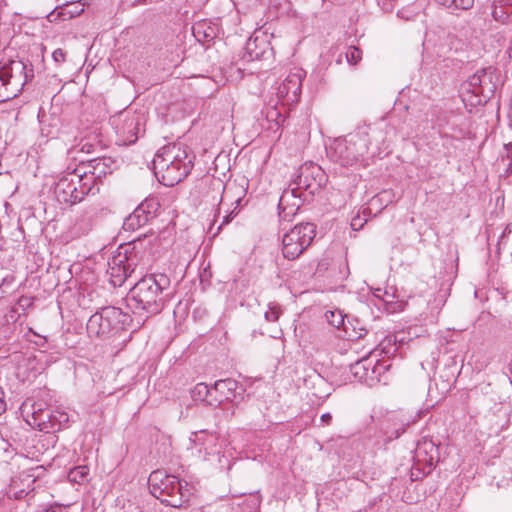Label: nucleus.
Wrapping results in <instances>:
<instances>
[{"label":"nucleus","instance_id":"obj_1","mask_svg":"<svg viewBox=\"0 0 512 512\" xmlns=\"http://www.w3.org/2000/svg\"><path fill=\"white\" fill-rule=\"evenodd\" d=\"M170 287V278L164 273L145 275L130 289L128 306L133 313L144 312L146 319L159 314L172 295Z\"/></svg>","mask_w":512,"mask_h":512},{"label":"nucleus","instance_id":"obj_2","mask_svg":"<svg viewBox=\"0 0 512 512\" xmlns=\"http://www.w3.org/2000/svg\"><path fill=\"white\" fill-rule=\"evenodd\" d=\"M324 180L325 175L319 165L313 163L303 164L292 181L291 185L293 187L290 190L284 191L280 197L278 204L279 216L282 219H287L288 217L295 215L299 209L298 203H293L288 206V197L290 195L295 198H299L301 197L302 191H307L309 194L314 195L320 190Z\"/></svg>","mask_w":512,"mask_h":512},{"label":"nucleus","instance_id":"obj_3","mask_svg":"<svg viewBox=\"0 0 512 512\" xmlns=\"http://www.w3.org/2000/svg\"><path fill=\"white\" fill-rule=\"evenodd\" d=\"M132 319L115 306L103 307L90 316L86 329L90 337L101 340H113L121 337L128 330Z\"/></svg>","mask_w":512,"mask_h":512},{"label":"nucleus","instance_id":"obj_4","mask_svg":"<svg viewBox=\"0 0 512 512\" xmlns=\"http://www.w3.org/2000/svg\"><path fill=\"white\" fill-rule=\"evenodd\" d=\"M148 486L155 498L173 508L182 507L192 494L187 482L184 481L183 484L177 476L162 470H155L150 474Z\"/></svg>","mask_w":512,"mask_h":512},{"label":"nucleus","instance_id":"obj_5","mask_svg":"<svg viewBox=\"0 0 512 512\" xmlns=\"http://www.w3.org/2000/svg\"><path fill=\"white\" fill-rule=\"evenodd\" d=\"M20 410L28 425L47 433L60 430L69 421L66 412L52 410L42 401L35 402L32 399H27L22 403Z\"/></svg>","mask_w":512,"mask_h":512},{"label":"nucleus","instance_id":"obj_6","mask_svg":"<svg viewBox=\"0 0 512 512\" xmlns=\"http://www.w3.org/2000/svg\"><path fill=\"white\" fill-rule=\"evenodd\" d=\"M367 149L365 139L359 135H350L334 139L326 148V152L331 161L343 167H350L361 160Z\"/></svg>","mask_w":512,"mask_h":512},{"label":"nucleus","instance_id":"obj_7","mask_svg":"<svg viewBox=\"0 0 512 512\" xmlns=\"http://www.w3.org/2000/svg\"><path fill=\"white\" fill-rule=\"evenodd\" d=\"M316 236L313 223L295 225L282 237V254L288 260H295L311 245Z\"/></svg>","mask_w":512,"mask_h":512},{"label":"nucleus","instance_id":"obj_8","mask_svg":"<svg viewBox=\"0 0 512 512\" xmlns=\"http://www.w3.org/2000/svg\"><path fill=\"white\" fill-rule=\"evenodd\" d=\"M502 84L498 70L492 66L483 68L469 77L464 87L468 92L479 97L478 103H486Z\"/></svg>","mask_w":512,"mask_h":512},{"label":"nucleus","instance_id":"obj_9","mask_svg":"<svg viewBox=\"0 0 512 512\" xmlns=\"http://www.w3.org/2000/svg\"><path fill=\"white\" fill-rule=\"evenodd\" d=\"M0 75L8 83L11 93L16 97L24 86L33 79L34 71L31 64L16 59L3 64L0 67Z\"/></svg>","mask_w":512,"mask_h":512},{"label":"nucleus","instance_id":"obj_10","mask_svg":"<svg viewBox=\"0 0 512 512\" xmlns=\"http://www.w3.org/2000/svg\"><path fill=\"white\" fill-rule=\"evenodd\" d=\"M304 75L303 70L297 69L289 73L282 83L279 84L276 96L282 108L292 106L299 101Z\"/></svg>","mask_w":512,"mask_h":512},{"label":"nucleus","instance_id":"obj_11","mask_svg":"<svg viewBox=\"0 0 512 512\" xmlns=\"http://www.w3.org/2000/svg\"><path fill=\"white\" fill-rule=\"evenodd\" d=\"M193 168V161L186 160L172 165L162 163L153 166L154 174L164 186L172 187L185 179Z\"/></svg>","mask_w":512,"mask_h":512},{"label":"nucleus","instance_id":"obj_12","mask_svg":"<svg viewBox=\"0 0 512 512\" xmlns=\"http://www.w3.org/2000/svg\"><path fill=\"white\" fill-rule=\"evenodd\" d=\"M134 271V262L126 252H118L108 260L107 273L114 287H120Z\"/></svg>","mask_w":512,"mask_h":512},{"label":"nucleus","instance_id":"obj_13","mask_svg":"<svg viewBox=\"0 0 512 512\" xmlns=\"http://www.w3.org/2000/svg\"><path fill=\"white\" fill-rule=\"evenodd\" d=\"M112 124L115 126L117 134L127 144L134 143L138 138L140 117L135 113L124 111L114 116Z\"/></svg>","mask_w":512,"mask_h":512},{"label":"nucleus","instance_id":"obj_14","mask_svg":"<svg viewBox=\"0 0 512 512\" xmlns=\"http://www.w3.org/2000/svg\"><path fill=\"white\" fill-rule=\"evenodd\" d=\"M158 203L154 199L145 200L134 211L125 218L123 229L126 231H135L152 220L157 211Z\"/></svg>","mask_w":512,"mask_h":512},{"label":"nucleus","instance_id":"obj_15","mask_svg":"<svg viewBox=\"0 0 512 512\" xmlns=\"http://www.w3.org/2000/svg\"><path fill=\"white\" fill-rule=\"evenodd\" d=\"M74 184L73 178H68L66 172L59 178L55 185L54 193L60 203L73 205L82 201L87 195L86 187L82 191L81 188L76 191V187L73 186Z\"/></svg>","mask_w":512,"mask_h":512},{"label":"nucleus","instance_id":"obj_16","mask_svg":"<svg viewBox=\"0 0 512 512\" xmlns=\"http://www.w3.org/2000/svg\"><path fill=\"white\" fill-rule=\"evenodd\" d=\"M194 159V155L188 151V148L182 143H171L160 148L154 159L153 166H158L160 161L172 165L182 163L186 160Z\"/></svg>","mask_w":512,"mask_h":512},{"label":"nucleus","instance_id":"obj_17","mask_svg":"<svg viewBox=\"0 0 512 512\" xmlns=\"http://www.w3.org/2000/svg\"><path fill=\"white\" fill-rule=\"evenodd\" d=\"M190 440L199 447V452L203 451L206 456L220 454L226 443L219 434L207 430L194 432Z\"/></svg>","mask_w":512,"mask_h":512},{"label":"nucleus","instance_id":"obj_18","mask_svg":"<svg viewBox=\"0 0 512 512\" xmlns=\"http://www.w3.org/2000/svg\"><path fill=\"white\" fill-rule=\"evenodd\" d=\"M414 459L418 464L424 465V473H430L439 461V448L432 440L423 438L417 443Z\"/></svg>","mask_w":512,"mask_h":512},{"label":"nucleus","instance_id":"obj_19","mask_svg":"<svg viewBox=\"0 0 512 512\" xmlns=\"http://www.w3.org/2000/svg\"><path fill=\"white\" fill-rule=\"evenodd\" d=\"M237 387V381L231 378L216 381L214 385L211 386L213 396L209 401V405L217 407L224 401L231 400L235 396V390Z\"/></svg>","mask_w":512,"mask_h":512},{"label":"nucleus","instance_id":"obj_20","mask_svg":"<svg viewBox=\"0 0 512 512\" xmlns=\"http://www.w3.org/2000/svg\"><path fill=\"white\" fill-rule=\"evenodd\" d=\"M85 166L87 174L93 177V185L97 180H101L108 174H111L115 168V161L110 157L95 158L80 162Z\"/></svg>","mask_w":512,"mask_h":512},{"label":"nucleus","instance_id":"obj_21","mask_svg":"<svg viewBox=\"0 0 512 512\" xmlns=\"http://www.w3.org/2000/svg\"><path fill=\"white\" fill-rule=\"evenodd\" d=\"M467 399L469 403L490 407L496 402V393L491 383L482 382L469 391Z\"/></svg>","mask_w":512,"mask_h":512},{"label":"nucleus","instance_id":"obj_22","mask_svg":"<svg viewBox=\"0 0 512 512\" xmlns=\"http://www.w3.org/2000/svg\"><path fill=\"white\" fill-rule=\"evenodd\" d=\"M96 215V209L89 207L84 209L76 218L75 222L69 229V234L72 238H79L87 235L93 226L94 216Z\"/></svg>","mask_w":512,"mask_h":512},{"label":"nucleus","instance_id":"obj_23","mask_svg":"<svg viewBox=\"0 0 512 512\" xmlns=\"http://www.w3.org/2000/svg\"><path fill=\"white\" fill-rule=\"evenodd\" d=\"M382 367L378 365L371 366L368 360H360L351 365L350 369L354 377L360 381L370 384L380 374Z\"/></svg>","mask_w":512,"mask_h":512},{"label":"nucleus","instance_id":"obj_24","mask_svg":"<svg viewBox=\"0 0 512 512\" xmlns=\"http://www.w3.org/2000/svg\"><path fill=\"white\" fill-rule=\"evenodd\" d=\"M68 178H73V182L75 184L73 186L76 187V191L81 188V191L84 187L87 188V194L92 191L93 185V177L87 174V170H85V166H82L81 163L77 165L73 170L66 171Z\"/></svg>","mask_w":512,"mask_h":512},{"label":"nucleus","instance_id":"obj_25","mask_svg":"<svg viewBox=\"0 0 512 512\" xmlns=\"http://www.w3.org/2000/svg\"><path fill=\"white\" fill-rule=\"evenodd\" d=\"M268 44L264 39H260L258 37L249 38L246 46L245 52L243 55V59L247 61H254L263 58L264 54L267 52Z\"/></svg>","mask_w":512,"mask_h":512},{"label":"nucleus","instance_id":"obj_26","mask_svg":"<svg viewBox=\"0 0 512 512\" xmlns=\"http://www.w3.org/2000/svg\"><path fill=\"white\" fill-rule=\"evenodd\" d=\"M387 421L391 423L393 426L385 427V435L388 441H392L399 438L406 431V428L411 423L409 419H405L403 416L399 415H392L388 417Z\"/></svg>","mask_w":512,"mask_h":512},{"label":"nucleus","instance_id":"obj_27","mask_svg":"<svg viewBox=\"0 0 512 512\" xmlns=\"http://www.w3.org/2000/svg\"><path fill=\"white\" fill-rule=\"evenodd\" d=\"M491 15L493 19L500 23H506L512 11V0H492Z\"/></svg>","mask_w":512,"mask_h":512},{"label":"nucleus","instance_id":"obj_28","mask_svg":"<svg viewBox=\"0 0 512 512\" xmlns=\"http://www.w3.org/2000/svg\"><path fill=\"white\" fill-rule=\"evenodd\" d=\"M244 194H245V190L242 187L228 186V187L224 188L222 199L228 198L230 196H236V198L233 201V204H235L236 206L229 214L224 216L222 225L229 223L233 219V217L236 215V210L239 207Z\"/></svg>","mask_w":512,"mask_h":512},{"label":"nucleus","instance_id":"obj_29","mask_svg":"<svg viewBox=\"0 0 512 512\" xmlns=\"http://www.w3.org/2000/svg\"><path fill=\"white\" fill-rule=\"evenodd\" d=\"M83 11V6L79 2H74L61 7L57 16L61 17L62 20H68L79 16Z\"/></svg>","mask_w":512,"mask_h":512},{"label":"nucleus","instance_id":"obj_30","mask_svg":"<svg viewBox=\"0 0 512 512\" xmlns=\"http://www.w3.org/2000/svg\"><path fill=\"white\" fill-rule=\"evenodd\" d=\"M437 4L451 10H469L474 5V0H434Z\"/></svg>","mask_w":512,"mask_h":512},{"label":"nucleus","instance_id":"obj_31","mask_svg":"<svg viewBox=\"0 0 512 512\" xmlns=\"http://www.w3.org/2000/svg\"><path fill=\"white\" fill-rule=\"evenodd\" d=\"M211 386L205 383H198L192 390V397L196 401H202L209 405L212 397Z\"/></svg>","mask_w":512,"mask_h":512},{"label":"nucleus","instance_id":"obj_32","mask_svg":"<svg viewBox=\"0 0 512 512\" xmlns=\"http://www.w3.org/2000/svg\"><path fill=\"white\" fill-rule=\"evenodd\" d=\"M89 474V468L85 465L72 468L68 472V479L71 482L82 483L86 480Z\"/></svg>","mask_w":512,"mask_h":512},{"label":"nucleus","instance_id":"obj_33","mask_svg":"<svg viewBox=\"0 0 512 512\" xmlns=\"http://www.w3.org/2000/svg\"><path fill=\"white\" fill-rule=\"evenodd\" d=\"M278 102L267 109L266 117L268 121L275 122L277 128L280 127L285 121L281 108L277 106Z\"/></svg>","mask_w":512,"mask_h":512},{"label":"nucleus","instance_id":"obj_34","mask_svg":"<svg viewBox=\"0 0 512 512\" xmlns=\"http://www.w3.org/2000/svg\"><path fill=\"white\" fill-rule=\"evenodd\" d=\"M281 314V307L279 304L273 302L269 304V309L264 313V318L268 322H276L278 321Z\"/></svg>","mask_w":512,"mask_h":512},{"label":"nucleus","instance_id":"obj_35","mask_svg":"<svg viewBox=\"0 0 512 512\" xmlns=\"http://www.w3.org/2000/svg\"><path fill=\"white\" fill-rule=\"evenodd\" d=\"M14 97H15V95L13 93H11L10 86L4 80L2 75H0V103L6 102Z\"/></svg>","mask_w":512,"mask_h":512},{"label":"nucleus","instance_id":"obj_36","mask_svg":"<svg viewBox=\"0 0 512 512\" xmlns=\"http://www.w3.org/2000/svg\"><path fill=\"white\" fill-rule=\"evenodd\" d=\"M327 321L335 328H340L344 325V318L341 312L328 311L325 314Z\"/></svg>","mask_w":512,"mask_h":512},{"label":"nucleus","instance_id":"obj_37","mask_svg":"<svg viewBox=\"0 0 512 512\" xmlns=\"http://www.w3.org/2000/svg\"><path fill=\"white\" fill-rule=\"evenodd\" d=\"M346 60L351 65H356L362 58V51L357 47H350L345 54Z\"/></svg>","mask_w":512,"mask_h":512},{"label":"nucleus","instance_id":"obj_38","mask_svg":"<svg viewBox=\"0 0 512 512\" xmlns=\"http://www.w3.org/2000/svg\"><path fill=\"white\" fill-rule=\"evenodd\" d=\"M94 149H95L94 144H92L88 140L82 139L80 141V143L76 147H73L71 150H69L68 153L72 154L76 150V151H81V152L89 154V153L94 152Z\"/></svg>","mask_w":512,"mask_h":512},{"label":"nucleus","instance_id":"obj_39","mask_svg":"<svg viewBox=\"0 0 512 512\" xmlns=\"http://www.w3.org/2000/svg\"><path fill=\"white\" fill-rule=\"evenodd\" d=\"M393 299H394V294L389 293L387 290L383 291L381 301H383L384 304L387 305V310L390 312L395 311V308L392 307V305L394 304Z\"/></svg>","mask_w":512,"mask_h":512},{"label":"nucleus","instance_id":"obj_40","mask_svg":"<svg viewBox=\"0 0 512 512\" xmlns=\"http://www.w3.org/2000/svg\"><path fill=\"white\" fill-rule=\"evenodd\" d=\"M16 481L12 482V487L10 493L14 496L15 499H22L29 495L31 491H26L25 489L15 490Z\"/></svg>","mask_w":512,"mask_h":512},{"label":"nucleus","instance_id":"obj_41","mask_svg":"<svg viewBox=\"0 0 512 512\" xmlns=\"http://www.w3.org/2000/svg\"><path fill=\"white\" fill-rule=\"evenodd\" d=\"M52 58L56 64L64 63L66 61V53L58 48L52 53Z\"/></svg>","mask_w":512,"mask_h":512},{"label":"nucleus","instance_id":"obj_42","mask_svg":"<svg viewBox=\"0 0 512 512\" xmlns=\"http://www.w3.org/2000/svg\"><path fill=\"white\" fill-rule=\"evenodd\" d=\"M391 192L390 191H383L381 193H379L377 196H375L373 199H372V202H380L382 203L383 201L386 202V205H388V203L391 202Z\"/></svg>","mask_w":512,"mask_h":512},{"label":"nucleus","instance_id":"obj_43","mask_svg":"<svg viewBox=\"0 0 512 512\" xmlns=\"http://www.w3.org/2000/svg\"><path fill=\"white\" fill-rule=\"evenodd\" d=\"M7 405L5 400V392L0 386V415L6 411Z\"/></svg>","mask_w":512,"mask_h":512},{"label":"nucleus","instance_id":"obj_44","mask_svg":"<svg viewBox=\"0 0 512 512\" xmlns=\"http://www.w3.org/2000/svg\"><path fill=\"white\" fill-rule=\"evenodd\" d=\"M203 26V24H196L195 26H193V34L198 41H202L200 35L203 32Z\"/></svg>","mask_w":512,"mask_h":512},{"label":"nucleus","instance_id":"obj_45","mask_svg":"<svg viewBox=\"0 0 512 512\" xmlns=\"http://www.w3.org/2000/svg\"><path fill=\"white\" fill-rule=\"evenodd\" d=\"M511 233V229L509 228V226H507L504 231L502 232L500 238H499V241H498V249H500L502 243L504 242V239L506 238V236H508L509 234Z\"/></svg>","mask_w":512,"mask_h":512},{"label":"nucleus","instance_id":"obj_46","mask_svg":"<svg viewBox=\"0 0 512 512\" xmlns=\"http://www.w3.org/2000/svg\"><path fill=\"white\" fill-rule=\"evenodd\" d=\"M321 423L324 425H329L332 421V415L330 413H324L321 415Z\"/></svg>","mask_w":512,"mask_h":512},{"label":"nucleus","instance_id":"obj_47","mask_svg":"<svg viewBox=\"0 0 512 512\" xmlns=\"http://www.w3.org/2000/svg\"><path fill=\"white\" fill-rule=\"evenodd\" d=\"M504 149L506 151V155L509 161H512V143H507L504 145Z\"/></svg>","mask_w":512,"mask_h":512},{"label":"nucleus","instance_id":"obj_48","mask_svg":"<svg viewBox=\"0 0 512 512\" xmlns=\"http://www.w3.org/2000/svg\"><path fill=\"white\" fill-rule=\"evenodd\" d=\"M201 37H203V41L211 40L213 38L211 34H207L204 30L201 33Z\"/></svg>","mask_w":512,"mask_h":512},{"label":"nucleus","instance_id":"obj_49","mask_svg":"<svg viewBox=\"0 0 512 512\" xmlns=\"http://www.w3.org/2000/svg\"><path fill=\"white\" fill-rule=\"evenodd\" d=\"M382 295H383V292H382V289L380 288H377L374 292V296L379 298L380 300L382 299Z\"/></svg>","mask_w":512,"mask_h":512},{"label":"nucleus","instance_id":"obj_50","mask_svg":"<svg viewBox=\"0 0 512 512\" xmlns=\"http://www.w3.org/2000/svg\"><path fill=\"white\" fill-rule=\"evenodd\" d=\"M357 225H359V227H362V224L358 223L357 222V219H353L352 222H351V227L356 230L357 229Z\"/></svg>","mask_w":512,"mask_h":512},{"label":"nucleus","instance_id":"obj_51","mask_svg":"<svg viewBox=\"0 0 512 512\" xmlns=\"http://www.w3.org/2000/svg\"><path fill=\"white\" fill-rule=\"evenodd\" d=\"M506 173L508 175L512 174V161H509V164H508V166L506 168Z\"/></svg>","mask_w":512,"mask_h":512},{"label":"nucleus","instance_id":"obj_52","mask_svg":"<svg viewBox=\"0 0 512 512\" xmlns=\"http://www.w3.org/2000/svg\"><path fill=\"white\" fill-rule=\"evenodd\" d=\"M143 323H144V320L142 322L137 321V326L133 329V331H135L137 328H139Z\"/></svg>","mask_w":512,"mask_h":512}]
</instances>
